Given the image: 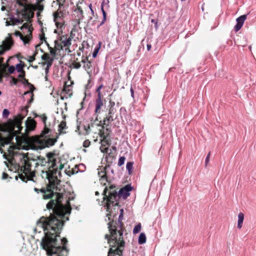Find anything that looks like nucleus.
<instances>
[{
    "label": "nucleus",
    "instance_id": "1",
    "mask_svg": "<svg viewBox=\"0 0 256 256\" xmlns=\"http://www.w3.org/2000/svg\"><path fill=\"white\" fill-rule=\"evenodd\" d=\"M50 215L42 216L37 222V225L42 227L44 237L42 241V246L50 256H68V250L66 246L68 242L66 238L58 240L64 222L69 220L72 209H48Z\"/></svg>",
    "mask_w": 256,
    "mask_h": 256
},
{
    "label": "nucleus",
    "instance_id": "2",
    "mask_svg": "<svg viewBox=\"0 0 256 256\" xmlns=\"http://www.w3.org/2000/svg\"><path fill=\"white\" fill-rule=\"evenodd\" d=\"M47 160H44L46 163H48V170H42L41 176L44 178H46L49 182V189L45 190L41 189L42 197L44 199H49L52 196L54 199L47 204L46 208H71L68 205L64 207L62 203L64 194L60 190V178L62 176L61 170L64 168V165L54 158V154L48 153L46 155Z\"/></svg>",
    "mask_w": 256,
    "mask_h": 256
},
{
    "label": "nucleus",
    "instance_id": "3",
    "mask_svg": "<svg viewBox=\"0 0 256 256\" xmlns=\"http://www.w3.org/2000/svg\"><path fill=\"white\" fill-rule=\"evenodd\" d=\"M106 216L110 221L108 223L109 234L104 235L109 244L110 249L108 256H122L125 246L123 238L124 226L122 220L123 218L124 209H120V214L118 222L114 220L116 214L112 209H106Z\"/></svg>",
    "mask_w": 256,
    "mask_h": 256
},
{
    "label": "nucleus",
    "instance_id": "4",
    "mask_svg": "<svg viewBox=\"0 0 256 256\" xmlns=\"http://www.w3.org/2000/svg\"><path fill=\"white\" fill-rule=\"evenodd\" d=\"M21 148H21L20 146H10L8 150V154H6L4 153L3 156L11 164L19 160L18 170L22 173V174H24L27 178L30 180L34 176V168L38 163L36 160L22 153Z\"/></svg>",
    "mask_w": 256,
    "mask_h": 256
},
{
    "label": "nucleus",
    "instance_id": "5",
    "mask_svg": "<svg viewBox=\"0 0 256 256\" xmlns=\"http://www.w3.org/2000/svg\"><path fill=\"white\" fill-rule=\"evenodd\" d=\"M132 190V186L130 184H127L120 188L118 193L117 194L115 187L108 184V186H106L102 194L104 195L103 202L104 206H106V208H110V207L118 206V198H122L124 200L126 198L130 195V192Z\"/></svg>",
    "mask_w": 256,
    "mask_h": 256
},
{
    "label": "nucleus",
    "instance_id": "6",
    "mask_svg": "<svg viewBox=\"0 0 256 256\" xmlns=\"http://www.w3.org/2000/svg\"><path fill=\"white\" fill-rule=\"evenodd\" d=\"M48 129L46 128L44 130V134L40 136H36L31 138V142L36 149H42L46 147L53 146L56 142V138H48L44 136V135L48 132Z\"/></svg>",
    "mask_w": 256,
    "mask_h": 256
},
{
    "label": "nucleus",
    "instance_id": "7",
    "mask_svg": "<svg viewBox=\"0 0 256 256\" xmlns=\"http://www.w3.org/2000/svg\"><path fill=\"white\" fill-rule=\"evenodd\" d=\"M20 28L22 31V34H23L24 38V40H23V42L24 44H26L28 42L31 38L32 30L31 24L28 22L25 23Z\"/></svg>",
    "mask_w": 256,
    "mask_h": 256
},
{
    "label": "nucleus",
    "instance_id": "8",
    "mask_svg": "<svg viewBox=\"0 0 256 256\" xmlns=\"http://www.w3.org/2000/svg\"><path fill=\"white\" fill-rule=\"evenodd\" d=\"M13 42L12 38L10 36L6 38L2 42V44L0 45V55L4 54L6 51L9 50Z\"/></svg>",
    "mask_w": 256,
    "mask_h": 256
},
{
    "label": "nucleus",
    "instance_id": "9",
    "mask_svg": "<svg viewBox=\"0 0 256 256\" xmlns=\"http://www.w3.org/2000/svg\"><path fill=\"white\" fill-rule=\"evenodd\" d=\"M36 8L34 6L30 5H26L24 6V10L22 12V14L24 16V18L29 20L32 18L34 16L33 10Z\"/></svg>",
    "mask_w": 256,
    "mask_h": 256
},
{
    "label": "nucleus",
    "instance_id": "10",
    "mask_svg": "<svg viewBox=\"0 0 256 256\" xmlns=\"http://www.w3.org/2000/svg\"><path fill=\"white\" fill-rule=\"evenodd\" d=\"M26 132L28 134L30 132L34 130L36 126V122L30 118H28L26 121Z\"/></svg>",
    "mask_w": 256,
    "mask_h": 256
},
{
    "label": "nucleus",
    "instance_id": "11",
    "mask_svg": "<svg viewBox=\"0 0 256 256\" xmlns=\"http://www.w3.org/2000/svg\"><path fill=\"white\" fill-rule=\"evenodd\" d=\"M98 176L100 177V181L102 184L104 186H106V182H108L106 176V172L105 171L104 168H101L98 169Z\"/></svg>",
    "mask_w": 256,
    "mask_h": 256
},
{
    "label": "nucleus",
    "instance_id": "12",
    "mask_svg": "<svg viewBox=\"0 0 256 256\" xmlns=\"http://www.w3.org/2000/svg\"><path fill=\"white\" fill-rule=\"evenodd\" d=\"M246 18V14L242 15L236 18V24L234 26L236 32L238 31L242 28Z\"/></svg>",
    "mask_w": 256,
    "mask_h": 256
},
{
    "label": "nucleus",
    "instance_id": "13",
    "mask_svg": "<svg viewBox=\"0 0 256 256\" xmlns=\"http://www.w3.org/2000/svg\"><path fill=\"white\" fill-rule=\"evenodd\" d=\"M66 128V123L65 122H62L58 126V134H62L66 133L64 130Z\"/></svg>",
    "mask_w": 256,
    "mask_h": 256
},
{
    "label": "nucleus",
    "instance_id": "14",
    "mask_svg": "<svg viewBox=\"0 0 256 256\" xmlns=\"http://www.w3.org/2000/svg\"><path fill=\"white\" fill-rule=\"evenodd\" d=\"M103 103L102 102L101 97H98L96 102V112H98L101 107L102 106Z\"/></svg>",
    "mask_w": 256,
    "mask_h": 256
},
{
    "label": "nucleus",
    "instance_id": "15",
    "mask_svg": "<svg viewBox=\"0 0 256 256\" xmlns=\"http://www.w3.org/2000/svg\"><path fill=\"white\" fill-rule=\"evenodd\" d=\"M244 220V214L242 212L239 213L238 215V228H241L242 226V223Z\"/></svg>",
    "mask_w": 256,
    "mask_h": 256
},
{
    "label": "nucleus",
    "instance_id": "16",
    "mask_svg": "<svg viewBox=\"0 0 256 256\" xmlns=\"http://www.w3.org/2000/svg\"><path fill=\"white\" fill-rule=\"evenodd\" d=\"M72 40V38L71 37V36H69L68 38H66L64 40L62 39V42L64 46H70L71 45Z\"/></svg>",
    "mask_w": 256,
    "mask_h": 256
},
{
    "label": "nucleus",
    "instance_id": "17",
    "mask_svg": "<svg viewBox=\"0 0 256 256\" xmlns=\"http://www.w3.org/2000/svg\"><path fill=\"white\" fill-rule=\"evenodd\" d=\"M113 116L112 115H108L104 120V124L108 125L110 122L113 121Z\"/></svg>",
    "mask_w": 256,
    "mask_h": 256
},
{
    "label": "nucleus",
    "instance_id": "18",
    "mask_svg": "<svg viewBox=\"0 0 256 256\" xmlns=\"http://www.w3.org/2000/svg\"><path fill=\"white\" fill-rule=\"evenodd\" d=\"M146 242V236L144 233H141L138 238V243L140 244H144Z\"/></svg>",
    "mask_w": 256,
    "mask_h": 256
},
{
    "label": "nucleus",
    "instance_id": "19",
    "mask_svg": "<svg viewBox=\"0 0 256 256\" xmlns=\"http://www.w3.org/2000/svg\"><path fill=\"white\" fill-rule=\"evenodd\" d=\"M46 61V62H42L41 64L43 66H44L45 65H46V67L50 68L52 66V62H53V61H54V58H50V60H47Z\"/></svg>",
    "mask_w": 256,
    "mask_h": 256
},
{
    "label": "nucleus",
    "instance_id": "20",
    "mask_svg": "<svg viewBox=\"0 0 256 256\" xmlns=\"http://www.w3.org/2000/svg\"><path fill=\"white\" fill-rule=\"evenodd\" d=\"M126 168L128 172V174H130L132 173V171L133 168V163L132 162H128L126 164Z\"/></svg>",
    "mask_w": 256,
    "mask_h": 256
},
{
    "label": "nucleus",
    "instance_id": "21",
    "mask_svg": "<svg viewBox=\"0 0 256 256\" xmlns=\"http://www.w3.org/2000/svg\"><path fill=\"white\" fill-rule=\"evenodd\" d=\"M23 67L21 64H18L16 65L15 69L20 73H24Z\"/></svg>",
    "mask_w": 256,
    "mask_h": 256
},
{
    "label": "nucleus",
    "instance_id": "22",
    "mask_svg": "<svg viewBox=\"0 0 256 256\" xmlns=\"http://www.w3.org/2000/svg\"><path fill=\"white\" fill-rule=\"evenodd\" d=\"M140 230H141V224L140 223H139L138 224H137L136 226H134V230H133V232H134V234H137L138 232H140Z\"/></svg>",
    "mask_w": 256,
    "mask_h": 256
},
{
    "label": "nucleus",
    "instance_id": "23",
    "mask_svg": "<svg viewBox=\"0 0 256 256\" xmlns=\"http://www.w3.org/2000/svg\"><path fill=\"white\" fill-rule=\"evenodd\" d=\"M110 104H111V107L109 109V111H108V115H112L113 116V115L114 114V112H115V110L113 108V106L114 104V102H112V103L111 102H110Z\"/></svg>",
    "mask_w": 256,
    "mask_h": 256
},
{
    "label": "nucleus",
    "instance_id": "24",
    "mask_svg": "<svg viewBox=\"0 0 256 256\" xmlns=\"http://www.w3.org/2000/svg\"><path fill=\"white\" fill-rule=\"evenodd\" d=\"M125 158L124 156H121L119 158L118 164V166H120L124 164L125 161Z\"/></svg>",
    "mask_w": 256,
    "mask_h": 256
},
{
    "label": "nucleus",
    "instance_id": "25",
    "mask_svg": "<svg viewBox=\"0 0 256 256\" xmlns=\"http://www.w3.org/2000/svg\"><path fill=\"white\" fill-rule=\"evenodd\" d=\"M37 52H35L32 56H28V58H26V60L30 62H34L35 60V56Z\"/></svg>",
    "mask_w": 256,
    "mask_h": 256
},
{
    "label": "nucleus",
    "instance_id": "26",
    "mask_svg": "<svg viewBox=\"0 0 256 256\" xmlns=\"http://www.w3.org/2000/svg\"><path fill=\"white\" fill-rule=\"evenodd\" d=\"M52 58L48 53H45L42 56V59L44 60H47Z\"/></svg>",
    "mask_w": 256,
    "mask_h": 256
},
{
    "label": "nucleus",
    "instance_id": "27",
    "mask_svg": "<svg viewBox=\"0 0 256 256\" xmlns=\"http://www.w3.org/2000/svg\"><path fill=\"white\" fill-rule=\"evenodd\" d=\"M47 45H48V49L50 50V54L52 56H55L56 54V50L54 48H53L52 47L50 46L48 44H47Z\"/></svg>",
    "mask_w": 256,
    "mask_h": 256
},
{
    "label": "nucleus",
    "instance_id": "28",
    "mask_svg": "<svg viewBox=\"0 0 256 256\" xmlns=\"http://www.w3.org/2000/svg\"><path fill=\"white\" fill-rule=\"evenodd\" d=\"M103 86V85L102 84H101L100 86L96 89V92H98V97H101V92H100V90L102 89V88Z\"/></svg>",
    "mask_w": 256,
    "mask_h": 256
},
{
    "label": "nucleus",
    "instance_id": "29",
    "mask_svg": "<svg viewBox=\"0 0 256 256\" xmlns=\"http://www.w3.org/2000/svg\"><path fill=\"white\" fill-rule=\"evenodd\" d=\"M10 114V112L8 110L4 109L2 112V115L4 117H7Z\"/></svg>",
    "mask_w": 256,
    "mask_h": 256
},
{
    "label": "nucleus",
    "instance_id": "30",
    "mask_svg": "<svg viewBox=\"0 0 256 256\" xmlns=\"http://www.w3.org/2000/svg\"><path fill=\"white\" fill-rule=\"evenodd\" d=\"M15 35L16 36H20V39L23 41V40H24V36L23 34H22V33H20V32H16L15 33H14Z\"/></svg>",
    "mask_w": 256,
    "mask_h": 256
},
{
    "label": "nucleus",
    "instance_id": "31",
    "mask_svg": "<svg viewBox=\"0 0 256 256\" xmlns=\"http://www.w3.org/2000/svg\"><path fill=\"white\" fill-rule=\"evenodd\" d=\"M75 197H76V194L74 192H72V193L70 194L68 198V200H74Z\"/></svg>",
    "mask_w": 256,
    "mask_h": 256
},
{
    "label": "nucleus",
    "instance_id": "32",
    "mask_svg": "<svg viewBox=\"0 0 256 256\" xmlns=\"http://www.w3.org/2000/svg\"><path fill=\"white\" fill-rule=\"evenodd\" d=\"M29 86H30V92H25L24 93V95H26V94H29V93H30V92L32 93V90H34V86H33L32 85V84H29Z\"/></svg>",
    "mask_w": 256,
    "mask_h": 256
},
{
    "label": "nucleus",
    "instance_id": "33",
    "mask_svg": "<svg viewBox=\"0 0 256 256\" xmlns=\"http://www.w3.org/2000/svg\"><path fill=\"white\" fill-rule=\"evenodd\" d=\"M8 72L10 73V74H12L14 70H15V67L14 66H10L9 68H8Z\"/></svg>",
    "mask_w": 256,
    "mask_h": 256
},
{
    "label": "nucleus",
    "instance_id": "34",
    "mask_svg": "<svg viewBox=\"0 0 256 256\" xmlns=\"http://www.w3.org/2000/svg\"><path fill=\"white\" fill-rule=\"evenodd\" d=\"M210 153H209L208 156H206L205 160L206 164V165L210 162Z\"/></svg>",
    "mask_w": 256,
    "mask_h": 256
},
{
    "label": "nucleus",
    "instance_id": "35",
    "mask_svg": "<svg viewBox=\"0 0 256 256\" xmlns=\"http://www.w3.org/2000/svg\"><path fill=\"white\" fill-rule=\"evenodd\" d=\"M102 16H103L104 20H103V21L100 24V25L104 23V22L106 21V12H104V13H102Z\"/></svg>",
    "mask_w": 256,
    "mask_h": 256
},
{
    "label": "nucleus",
    "instance_id": "36",
    "mask_svg": "<svg viewBox=\"0 0 256 256\" xmlns=\"http://www.w3.org/2000/svg\"><path fill=\"white\" fill-rule=\"evenodd\" d=\"M40 118H41V119L42 120V121L45 123L46 122V117L45 116H40Z\"/></svg>",
    "mask_w": 256,
    "mask_h": 256
},
{
    "label": "nucleus",
    "instance_id": "37",
    "mask_svg": "<svg viewBox=\"0 0 256 256\" xmlns=\"http://www.w3.org/2000/svg\"><path fill=\"white\" fill-rule=\"evenodd\" d=\"M50 68H48V67H46L45 68H44V72H45V74H46V75H48V72H49V69H50Z\"/></svg>",
    "mask_w": 256,
    "mask_h": 256
},
{
    "label": "nucleus",
    "instance_id": "38",
    "mask_svg": "<svg viewBox=\"0 0 256 256\" xmlns=\"http://www.w3.org/2000/svg\"><path fill=\"white\" fill-rule=\"evenodd\" d=\"M38 9L40 10V11H42L43 10V6L42 5H40V4H38Z\"/></svg>",
    "mask_w": 256,
    "mask_h": 256
},
{
    "label": "nucleus",
    "instance_id": "39",
    "mask_svg": "<svg viewBox=\"0 0 256 256\" xmlns=\"http://www.w3.org/2000/svg\"><path fill=\"white\" fill-rule=\"evenodd\" d=\"M98 48L96 50H95L94 52H93V54H92V56H93L94 58V57H96V55H97V53H98Z\"/></svg>",
    "mask_w": 256,
    "mask_h": 256
},
{
    "label": "nucleus",
    "instance_id": "40",
    "mask_svg": "<svg viewBox=\"0 0 256 256\" xmlns=\"http://www.w3.org/2000/svg\"><path fill=\"white\" fill-rule=\"evenodd\" d=\"M8 176V175L6 174L4 172L2 174V178L3 179H6Z\"/></svg>",
    "mask_w": 256,
    "mask_h": 256
},
{
    "label": "nucleus",
    "instance_id": "41",
    "mask_svg": "<svg viewBox=\"0 0 256 256\" xmlns=\"http://www.w3.org/2000/svg\"><path fill=\"white\" fill-rule=\"evenodd\" d=\"M40 39L41 40H44V41H46L45 37L44 34L42 36H40Z\"/></svg>",
    "mask_w": 256,
    "mask_h": 256
},
{
    "label": "nucleus",
    "instance_id": "42",
    "mask_svg": "<svg viewBox=\"0 0 256 256\" xmlns=\"http://www.w3.org/2000/svg\"><path fill=\"white\" fill-rule=\"evenodd\" d=\"M80 67V64L78 63H77L75 64L74 68H79Z\"/></svg>",
    "mask_w": 256,
    "mask_h": 256
},
{
    "label": "nucleus",
    "instance_id": "43",
    "mask_svg": "<svg viewBox=\"0 0 256 256\" xmlns=\"http://www.w3.org/2000/svg\"><path fill=\"white\" fill-rule=\"evenodd\" d=\"M14 21L16 23H20V20L18 18H15L14 19Z\"/></svg>",
    "mask_w": 256,
    "mask_h": 256
},
{
    "label": "nucleus",
    "instance_id": "44",
    "mask_svg": "<svg viewBox=\"0 0 256 256\" xmlns=\"http://www.w3.org/2000/svg\"><path fill=\"white\" fill-rule=\"evenodd\" d=\"M146 47H147L148 50L149 51L150 50L152 46L150 44H148L146 46Z\"/></svg>",
    "mask_w": 256,
    "mask_h": 256
},
{
    "label": "nucleus",
    "instance_id": "45",
    "mask_svg": "<svg viewBox=\"0 0 256 256\" xmlns=\"http://www.w3.org/2000/svg\"><path fill=\"white\" fill-rule=\"evenodd\" d=\"M100 149L101 151H102V152H106V150H107V148H104L102 149V147H100Z\"/></svg>",
    "mask_w": 256,
    "mask_h": 256
},
{
    "label": "nucleus",
    "instance_id": "46",
    "mask_svg": "<svg viewBox=\"0 0 256 256\" xmlns=\"http://www.w3.org/2000/svg\"><path fill=\"white\" fill-rule=\"evenodd\" d=\"M130 92H131V96L132 97H134V91L132 88H130Z\"/></svg>",
    "mask_w": 256,
    "mask_h": 256
},
{
    "label": "nucleus",
    "instance_id": "47",
    "mask_svg": "<svg viewBox=\"0 0 256 256\" xmlns=\"http://www.w3.org/2000/svg\"><path fill=\"white\" fill-rule=\"evenodd\" d=\"M2 60H3V58H0V68L2 66Z\"/></svg>",
    "mask_w": 256,
    "mask_h": 256
},
{
    "label": "nucleus",
    "instance_id": "48",
    "mask_svg": "<svg viewBox=\"0 0 256 256\" xmlns=\"http://www.w3.org/2000/svg\"><path fill=\"white\" fill-rule=\"evenodd\" d=\"M76 12H80V15H82V11L79 8L78 10H76Z\"/></svg>",
    "mask_w": 256,
    "mask_h": 256
},
{
    "label": "nucleus",
    "instance_id": "49",
    "mask_svg": "<svg viewBox=\"0 0 256 256\" xmlns=\"http://www.w3.org/2000/svg\"><path fill=\"white\" fill-rule=\"evenodd\" d=\"M101 10H102V13H104V12H105L104 9V6H103V4H102L101 6Z\"/></svg>",
    "mask_w": 256,
    "mask_h": 256
},
{
    "label": "nucleus",
    "instance_id": "50",
    "mask_svg": "<svg viewBox=\"0 0 256 256\" xmlns=\"http://www.w3.org/2000/svg\"><path fill=\"white\" fill-rule=\"evenodd\" d=\"M6 26H10V22H9L8 21H6Z\"/></svg>",
    "mask_w": 256,
    "mask_h": 256
},
{
    "label": "nucleus",
    "instance_id": "51",
    "mask_svg": "<svg viewBox=\"0 0 256 256\" xmlns=\"http://www.w3.org/2000/svg\"><path fill=\"white\" fill-rule=\"evenodd\" d=\"M18 131H20H20L22 130V127H20V126H18Z\"/></svg>",
    "mask_w": 256,
    "mask_h": 256
},
{
    "label": "nucleus",
    "instance_id": "52",
    "mask_svg": "<svg viewBox=\"0 0 256 256\" xmlns=\"http://www.w3.org/2000/svg\"><path fill=\"white\" fill-rule=\"evenodd\" d=\"M36 0V2L39 4L41 2H42L44 0Z\"/></svg>",
    "mask_w": 256,
    "mask_h": 256
},
{
    "label": "nucleus",
    "instance_id": "53",
    "mask_svg": "<svg viewBox=\"0 0 256 256\" xmlns=\"http://www.w3.org/2000/svg\"><path fill=\"white\" fill-rule=\"evenodd\" d=\"M155 27H156V29L158 28V22H155Z\"/></svg>",
    "mask_w": 256,
    "mask_h": 256
},
{
    "label": "nucleus",
    "instance_id": "54",
    "mask_svg": "<svg viewBox=\"0 0 256 256\" xmlns=\"http://www.w3.org/2000/svg\"><path fill=\"white\" fill-rule=\"evenodd\" d=\"M151 22H152V23H154V24H155V22H156L154 20L152 19V20H151Z\"/></svg>",
    "mask_w": 256,
    "mask_h": 256
},
{
    "label": "nucleus",
    "instance_id": "55",
    "mask_svg": "<svg viewBox=\"0 0 256 256\" xmlns=\"http://www.w3.org/2000/svg\"><path fill=\"white\" fill-rule=\"evenodd\" d=\"M87 143H88V142H86H86H84V146H86Z\"/></svg>",
    "mask_w": 256,
    "mask_h": 256
},
{
    "label": "nucleus",
    "instance_id": "56",
    "mask_svg": "<svg viewBox=\"0 0 256 256\" xmlns=\"http://www.w3.org/2000/svg\"><path fill=\"white\" fill-rule=\"evenodd\" d=\"M34 191H36L37 192H38L39 191V190L36 188H34Z\"/></svg>",
    "mask_w": 256,
    "mask_h": 256
},
{
    "label": "nucleus",
    "instance_id": "57",
    "mask_svg": "<svg viewBox=\"0 0 256 256\" xmlns=\"http://www.w3.org/2000/svg\"><path fill=\"white\" fill-rule=\"evenodd\" d=\"M13 80H14V82L15 84H16V80L14 78L13 79Z\"/></svg>",
    "mask_w": 256,
    "mask_h": 256
},
{
    "label": "nucleus",
    "instance_id": "58",
    "mask_svg": "<svg viewBox=\"0 0 256 256\" xmlns=\"http://www.w3.org/2000/svg\"><path fill=\"white\" fill-rule=\"evenodd\" d=\"M44 78H45L46 80H48V75H46Z\"/></svg>",
    "mask_w": 256,
    "mask_h": 256
},
{
    "label": "nucleus",
    "instance_id": "59",
    "mask_svg": "<svg viewBox=\"0 0 256 256\" xmlns=\"http://www.w3.org/2000/svg\"><path fill=\"white\" fill-rule=\"evenodd\" d=\"M33 68H37L38 66H33Z\"/></svg>",
    "mask_w": 256,
    "mask_h": 256
},
{
    "label": "nucleus",
    "instance_id": "60",
    "mask_svg": "<svg viewBox=\"0 0 256 256\" xmlns=\"http://www.w3.org/2000/svg\"><path fill=\"white\" fill-rule=\"evenodd\" d=\"M98 194V192H96V195H97V194Z\"/></svg>",
    "mask_w": 256,
    "mask_h": 256
},
{
    "label": "nucleus",
    "instance_id": "61",
    "mask_svg": "<svg viewBox=\"0 0 256 256\" xmlns=\"http://www.w3.org/2000/svg\"><path fill=\"white\" fill-rule=\"evenodd\" d=\"M4 9V6H2V10H3Z\"/></svg>",
    "mask_w": 256,
    "mask_h": 256
},
{
    "label": "nucleus",
    "instance_id": "62",
    "mask_svg": "<svg viewBox=\"0 0 256 256\" xmlns=\"http://www.w3.org/2000/svg\"><path fill=\"white\" fill-rule=\"evenodd\" d=\"M41 164L44 166V162H42V163H41Z\"/></svg>",
    "mask_w": 256,
    "mask_h": 256
},
{
    "label": "nucleus",
    "instance_id": "63",
    "mask_svg": "<svg viewBox=\"0 0 256 256\" xmlns=\"http://www.w3.org/2000/svg\"><path fill=\"white\" fill-rule=\"evenodd\" d=\"M202 11H204V10L203 6L202 7Z\"/></svg>",
    "mask_w": 256,
    "mask_h": 256
},
{
    "label": "nucleus",
    "instance_id": "64",
    "mask_svg": "<svg viewBox=\"0 0 256 256\" xmlns=\"http://www.w3.org/2000/svg\"><path fill=\"white\" fill-rule=\"evenodd\" d=\"M90 10H92L91 7H90Z\"/></svg>",
    "mask_w": 256,
    "mask_h": 256
}]
</instances>
